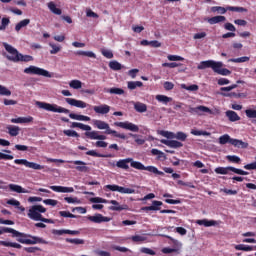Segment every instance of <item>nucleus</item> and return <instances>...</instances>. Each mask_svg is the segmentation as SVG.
<instances>
[{
	"label": "nucleus",
	"mask_w": 256,
	"mask_h": 256,
	"mask_svg": "<svg viewBox=\"0 0 256 256\" xmlns=\"http://www.w3.org/2000/svg\"><path fill=\"white\" fill-rule=\"evenodd\" d=\"M196 223L197 225H203L204 227H215V225H217V221L207 219L197 220Z\"/></svg>",
	"instance_id": "30"
},
{
	"label": "nucleus",
	"mask_w": 256,
	"mask_h": 256,
	"mask_svg": "<svg viewBox=\"0 0 256 256\" xmlns=\"http://www.w3.org/2000/svg\"><path fill=\"white\" fill-rule=\"evenodd\" d=\"M134 109L135 111H137L138 113H145L147 111V105L143 104L141 102H136L134 104Z\"/></svg>",
	"instance_id": "41"
},
{
	"label": "nucleus",
	"mask_w": 256,
	"mask_h": 256,
	"mask_svg": "<svg viewBox=\"0 0 256 256\" xmlns=\"http://www.w3.org/2000/svg\"><path fill=\"white\" fill-rule=\"evenodd\" d=\"M11 123H16V124H26V123H33V117L28 116V117H17V118H12L10 120Z\"/></svg>",
	"instance_id": "22"
},
{
	"label": "nucleus",
	"mask_w": 256,
	"mask_h": 256,
	"mask_svg": "<svg viewBox=\"0 0 256 256\" xmlns=\"http://www.w3.org/2000/svg\"><path fill=\"white\" fill-rule=\"evenodd\" d=\"M75 54L79 55L80 57H90L91 59H97V55H95L92 51L79 50Z\"/></svg>",
	"instance_id": "33"
},
{
	"label": "nucleus",
	"mask_w": 256,
	"mask_h": 256,
	"mask_svg": "<svg viewBox=\"0 0 256 256\" xmlns=\"http://www.w3.org/2000/svg\"><path fill=\"white\" fill-rule=\"evenodd\" d=\"M174 139H177L178 141H187V134L184 132L174 133Z\"/></svg>",
	"instance_id": "58"
},
{
	"label": "nucleus",
	"mask_w": 256,
	"mask_h": 256,
	"mask_svg": "<svg viewBox=\"0 0 256 256\" xmlns=\"http://www.w3.org/2000/svg\"><path fill=\"white\" fill-rule=\"evenodd\" d=\"M19 61H23L24 63H29L33 61V56L31 55H23L21 53L18 54V63Z\"/></svg>",
	"instance_id": "48"
},
{
	"label": "nucleus",
	"mask_w": 256,
	"mask_h": 256,
	"mask_svg": "<svg viewBox=\"0 0 256 256\" xmlns=\"http://www.w3.org/2000/svg\"><path fill=\"white\" fill-rule=\"evenodd\" d=\"M2 231L3 233H12L14 237H24L18 239V242L22 243L23 245H37V243H42V245H49V242L43 238L31 236L29 234H23L13 228H4Z\"/></svg>",
	"instance_id": "2"
},
{
	"label": "nucleus",
	"mask_w": 256,
	"mask_h": 256,
	"mask_svg": "<svg viewBox=\"0 0 256 256\" xmlns=\"http://www.w3.org/2000/svg\"><path fill=\"white\" fill-rule=\"evenodd\" d=\"M129 136L135 139V143H137V145H143L145 143V139L137 134L130 133Z\"/></svg>",
	"instance_id": "53"
},
{
	"label": "nucleus",
	"mask_w": 256,
	"mask_h": 256,
	"mask_svg": "<svg viewBox=\"0 0 256 256\" xmlns=\"http://www.w3.org/2000/svg\"><path fill=\"white\" fill-rule=\"evenodd\" d=\"M64 201H66V203H73L76 205L81 204V200H79L77 197H65Z\"/></svg>",
	"instance_id": "59"
},
{
	"label": "nucleus",
	"mask_w": 256,
	"mask_h": 256,
	"mask_svg": "<svg viewBox=\"0 0 256 256\" xmlns=\"http://www.w3.org/2000/svg\"><path fill=\"white\" fill-rule=\"evenodd\" d=\"M168 61H185V58L178 56V55H168Z\"/></svg>",
	"instance_id": "63"
},
{
	"label": "nucleus",
	"mask_w": 256,
	"mask_h": 256,
	"mask_svg": "<svg viewBox=\"0 0 256 256\" xmlns=\"http://www.w3.org/2000/svg\"><path fill=\"white\" fill-rule=\"evenodd\" d=\"M249 57L248 56H243L240 58H231L228 60V63H247V61H249Z\"/></svg>",
	"instance_id": "46"
},
{
	"label": "nucleus",
	"mask_w": 256,
	"mask_h": 256,
	"mask_svg": "<svg viewBox=\"0 0 256 256\" xmlns=\"http://www.w3.org/2000/svg\"><path fill=\"white\" fill-rule=\"evenodd\" d=\"M47 209L42 205H34L28 210V217L32 221H42V223H53V220L44 218L41 213H45Z\"/></svg>",
	"instance_id": "3"
},
{
	"label": "nucleus",
	"mask_w": 256,
	"mask_h": 256,
	"mask_svg": "<svg viewBox=\"0 0 256 256\" xmlns=\"http://www.w3.org/2000/svg\"><path fill=\"white\" fill-rule=\"evenodd\" d=\"M6 129L11 137H17V135H19V131H21V128L15 125H8L6 126Z\"/></svg>",
	"instance_id": "27"
},
{
	"label": "nucleus",
	"mask_w": 256,
	"mask_h": 256,
	"mask_svg": "<svg viewBox=\"0 0 256 256\" xmlns=\"http://www.w3.org/2000/svg\"><path fill=\"white\" fill-rule=\"evenodd\" d=\"M47 7L51 11V13H54V15H61L62 13L61 9L57 8L55 2H49L47 4Z\"/></svg>",
	"instance_id": "34"
},
{
	"label": "nucleus",
	"mask_w": 256,
	"mask_h": 256,
	"mask_svg": "<svg viewBox=\"0 0 256 256\" xmlns=\"http://www.w3.org/2000/svg\"><path fill=\"white\" fill-rule=\"evenodd\" d=\"M225 115L228 120L231 121V123H235V121H241V117L235 111L228 110L225 112Z\"/></svg>",
	"instance_id": "24"
},
{
	"label": "nucleus",
	"mask_w": 256,
	"mask_h": 256,
	"mask_svg": "<svg viewBox=\"0 0 256 256\" xmlns=\"http://www.w3.org/2000/svg\"><path fill=\"white\" fill-rule=\"evenodd\" d=\"M7 205H12L13 207H16V209H19L22 213L25 212V207L21 206V202L18 200H15L14 198L7 201Z\"/></svg>",
	"instance_id": "32"
},
{
	"label": "nucleus",
	"mask_w": 256,
	"mask_h": 256,
	"mask_svg": "<svg viewBox=\"0 0 256 256\" xmlns=\"http://www.w3.org/2000/svg\"><path fill=\"white\" fill-rule=\"evenodd\" d=\"M52 191L55 193H73L75 189L73 187H65V186H50Z\"/></svg>",
	"instance_id": "21"
},
{
	"label": "nucleus",
	"mask_w": 256,
	"mask_h": 256,
	"mask_svg": "<svg viewBox=\"0 0 256 256\" xmlns=\"http://www.w3.org/2000/svg\"><path fill=\"white\" fill-rule=\"evenodd\" d=\"M159 135H162V137H165L166 139H175V133L173 132L161 130Z\"/></svg>",
	"instance_id": "56"
},
{
	"label": "nucleus",
	"mask_w": 256,
	"mask_h": 256,
	"mask_svg": "<svg viewBox=\"0 0 256 256\" xmlns=\"http://www.w3.org/2000/svg\"><path fill=\"white\" fill-rule=\"evenodd\" d=\"M88 221H91V223H109L111 221V218L107 216H103L102 214L96 213L93 216H87Z\"/></svg>",
	"instance_id": "12"
},
{
	"label": "nucleus",
	"mask_w": 256,
	"mask_h": 256,
	"mask_svg": "<svg viewBox=\"0 0 256 256\" xmlns=\"http://www.w3.org/2000/svg\"><path fill=\"white\" fill-rule=\"evenodd\" d=\"M69 117L70 119H74L75 121H91V117L85 115L70 113Z\"/></svg>",
	"instance_id": "31"
},
{
	"label": "nucleus",
	"mask_w": 256,
	"mask_h": 256,
	"mask_svg": "<svg viewBox=\"0 0 256 256\" xmlns=\"http://www.w3.org/2000/svg\"><path fill=\"white\" fill-rule=\"evenodd\" d=\"M86 155H89L90 157H113V155L111 154H108V155H105V154H99L97 153V151L95 150H89L86 152Z\"/></svg>",
	"instance_id": "49"
},
{
	"label": "nucleus",
	"mask_w": 256,
	"mask_h": 256,
	"mask_svg": "<svg viewBox=\"0 0 256 256\" xmlns=\"http://www.w3.org/2000/svg\"><path fill=\"white\" fill-rule=\"evenodd\" d=\"M0 95L2 97H11V90L3 85H0Z\"/></svg>",
	"instance_id": "51"
},
{
	"label": "nucleus",
	"mask_w": 256,
	"mask_h": 256,
	"mask_svg": "<svg viewBox=\"0 0 256 256\" xmlns=\"http://www.w3.org/2000/svg\"><path fill=\"white\" fill-rule=\"evenodd\" d=\"M232 139L233 138H231V136H229L228 134H224L219 137V143H220V145H226V143L231 144Z\"/></svg>",
	"instance_id": "47"
},
{
	"label": "nucleus",
	"mask_w": 256,
	"mask_h": 256,
	"mask_svg": "<svg viewBox=\"0 0 256 256\" xmlns=\"http://www.w3.org/2000/svg\"><path fill=\"white\" fill-rule=\"evenodd\" d=\"M93 110L98 115H107V113H109V111H111V106H109L107 104H102V105H99V106H94Z\"/></svg>",
	"instance_id": "19"
},
{
	"label": "nucleus",
	"mask_w": 256,
	"mask_h": 256,
	"mask_svg": "<svg viewBox=\"0 0 256 256\" xmlns=\"http://www.w3.org/2000/svg\"><path fill=\"white\" fill-rule=\"evenodd\" d=\"M215 173L217 175H229V173H236V175H249V172L241 170L239 168H235L233 166H228V167H217L215 168Z\"/></svg>",
	"instance_id": "8"
},
{
	"label": "nucleus",
	"mask_w": 256,
	"mask_h": 256,
	"mask_svg": "<svg viewBox=\"0 0 256 256\" xmlns=\"http://www.w3.org/2000/svg\"><path fill=\"white\" fill-rule=\"evenodd\" d=\"M67 163H73V165H76L75 169L80 173H88L89 171V167H87V163H85L84 161L75 160V161H67Z\"/></svg>",
	"instance_id": "16"
},
{
	"label": "nucleus",
	"mask_w": 256,
	"mask_h": 256,
	"mask_svg": "<svg viewBox=\"0 0 256 256\" xmlns=\"http://www.w3.org/2000/svg\"><path fill=\"white\" fill-rule=\"evenodd\" d=\"M37 107L39 109H44L45 111H51L52 113H65L66 115L69 114V109L61 107L57 104H49L46 102H36Z\"/></svg>",
	"instance_id": "5"
},
{
	"label": "nucleus",
	"mask_w": 256,
	"mask_h": 256,
	"mask_svg": "<svg viewBox=\"0 0 256 256\" xmlns=\"http://www.w3.org/2000/svg\"><path fill=\"white\" fill-rule=\"evenodd\" d=\"M85 135L88 137V139L97 141H105V139H107V136L100 135V133L97 131L85 132Z\"/></svg>",
	"instance_id": "20"
},
{
	"label": "nucleus",
	"mask_w": 256,
	"mask_h": 256,
	"mask_svg": "<svg viewBox=\"0 0 256 256\" xmlns=\"http://www.w3.org/2000/svg\"><path fill=\"white\" fill-rule=\"evenodd\" d=\"M63 133L67 137H79V133H77L75 130H64Z\"/></svg>",
	"instance_id": "61"
},
{
	"label": "nucleus",
	"mask_w": 256,
	"mask_h": 256,
	"mask_svg": "<svg viewBox=\"0 0 256 256\" xmlns=\"http://www.w3.org/2000/svg\"><path fill=\"white\" fill-rule=\"evenodd\" d=\"M29 23H31L30 19H24V20L20 21L19 23L16 24L15 31L17 33H19V31L21 29H24V27H27V25H29Z\"/></svg>",
	"instance_id": "37"
},
{
	"label": "nucleus",
	"mask_w": 256,
	"mask_h": 256,
	"mask_svg": "<svg viewBox=\"0 0 256 256\" xmlns=\"http://www.w3.org/2000/svg\"><path fill=\"white\" fill-rule=\"evenodd\" d=\"M49 47H51L50 55H57V53H60L61 51V45L55 44L53 42H49Z\"/></svg>",
	"instance_id": "35"
},
{
	"label": "nucleus",
	"mask_w": 256,
	"mask_h": 256,
	"mask_svg": "<svg viewBox=\"0 0 256 256\" xmlns=\"http://www.w3.org/2000/svg\"><path fill=\"white\" fill-rule=\"evenodd\" d=\"M211 11L213 13H220V15H225L227 13V8L225 9V8H223L221 6H213L211 8Z\"/></svg>",
	"instance_id": "52"
},
{
	"label": "nucleus",
	"mask_w": 256,
	"mask_h": 256,
	"mask_svg": "<svg viewBox=\"0 0 256 256\" xmlns=\"http://www.w3.org/2000/svg\"><path fill=\"white\" fill-rule=\"evenodd\" d=\"M129 163L130 166L133 167V169H137L138 171H149V173H154V175H165L162 171H159L157 167L155 166H145L143 163L139 161L133 160V158H126V159H120L116 162V167L118 169H129Z\"/></svg>",
	"instance_id": "1"
},
{
	"label": "nucleus",
	"mask_w": 256,
	"mask_h": 256,
	"mask_svg": "<svg viewBox=\"0 0 256 256\" xmlns=\"http://www.w3.org/2000/svg\"><path fill=\"white\" fill-rule=\"evenodd\" d=\"M2 45L8 53L4 54L6 59H8V61H12L13 63H19V51L7 42L2 43Z\"/></svg>",
	"instance_id": "6"
},
{
	"label": "nucleus",
	"mask_w": 256,
	"mask_h": 256,
	"mask_svg": "<svg viewBox=\"0 0 256 256\" xmlns=\"http://www.w3.org/2000/svg\"><path fill=\"white\" fill-rule=\"evenodd\" d=\"M65 101L68 103V105H71L72 107H78V109H85L89 106V104L83 102V100H77L75 98H66Z\"/></svg>",
	"instance_id": "13"
},
{
	"label": "nucleus",
	"mask_w": 256,
	"mask_h": 256,
	"mask_svg": "<svg viewBox=\"0 0 256 256\" xmlns=\"http://www.w3.org/2000/svg\"><path fill=\"white\" fill-rule=\"evenodd\" d=\"M227 20L225 16H214L212 18L206 19L210 25H216V23H223Z\"/></svg>",
	"instance_id": "29"
},
{
	"label": "nucleus",
	"mask_w": 256,
	"mask_h": 256,
	"mask_svg": "<svg viewBox=\"0 0 256 256\" xmlns=\"http://www.w3.org/2000/svg\"><path fill=\"white\" fill-rule=\"evenodd\" d=\"M180 87H181V89H185L186 91H199V86L197 84H192L190 86L181 84Z\"/></svg>",
	"instance_id": "54"
},
{
	"label": "nucleus",
	"mask_w": 256,
	"mask_h": 256,
	"mask_svg": "<svg viewBox=\"0 0 256 256\" xmlns=\"http://www.w3.org/2000/svg\"><path fill=\"white\" fill-rule=\"evenodd\" d=\"M91 203H109L106 199H103L101 197H94L90 199Z\"/></svg>",
	"instance_id": "64"
},
{
	"label": "nucleus",
	"mask_w": 256,
	"mask_h": 256,
	"mask_svg": "<svg viewBox=\"0 0 256 256\" xmlns=\"http://www.w3.org/2000/svg\"><path fill=\"white\" fill-rule=\"evenodd\" d=\"M234 248L236 249V251H246V252L253 251V246L245 245V244L235 245Z\"/></svg>",
	"instance_id": "44"
},
{
	"label": "nucleus",
	"mask_w": 256,
	"mask_h": 256,
	"mask_svg": "<svg viewBox=\"0 0 256 256\" xmlns=\"http://www.w3.org/2000/svg\"><path fill=\"white\" fill-rule=\"evenodd\" d=\"M226 159L230 163H236V164L241 163V158L239 156H236V155H228V156H226Z\"/></svg>",
	"instance_id": "55"
},
{
	"label": "nucleus",
	"mask_w": 256,
	"mask_h": 256,
	"mask_svg": "<svg viewBox=\"0 0 256 256\" xmlns=\"http://www.w3.org/2000/svg\"><path fill=\"white\" fill-rule=\"evenodd\" d=\"M163 202L154 200L151 206H146L142 208V211H159Z\"/></svg>",
	"instance_id": "25"
},
{
	"label": "nucleus",
	"mask_w": 256,
	"mask_h": 256,
	"mask_svg": "<svg viewBox=\"0 0 256 256\" xmlns=\"http://www.w3.org/2000/svg\"><path fill=\"white\" fill-rule=\"evenodd\" d=\"M69 87L71 89H81L83 87V82H81L80 80H71L69 82Z\"/></svg>",
	"instance_id": "45"
},
{
	"label": "nucleus",
	"mask_w": 256,
	"mask_h": 256,
	"mask_svg": "<svg viewBox=\"0 0 256 256\" xmlns=\"http://www.w3.org/2000/svg\"><path fill=\"white\" fill-rule=\"evenodd\" d=\"M101 53L106 59H113V52L111 50L102 49Z\"/></svg>",
	"instance_id": "62"
},
{
	"label": "nucleus",
	"mask_w": 256,
	"mask_h": 256,
	"mask_svg": "<svg viewBox=\"0 0 256 256\" xmlns=\"http://www.w3.org/2000/svg\"><path fill=\"white\" fill-rule=\"evenodd\" d=\"M190 113H196V115H203V113H208V115H215V112H213V110L209 109L207 106L190 108Z\"/></svg>",
	"instance_id": "15"
},
{
	"label": "nucleus",
	"mask_w": 256,
	"mask_h": 256,
	"mask_svg": "<svg viewBox=\"0 0 256 256\" xmlns=\"http://www.w3.org/2000/svg\"><path fill=\"white\" fill-rule=\"evenodd\" d=\"M114 125L116 127H120L121 129H126L127 131H132V133H139V126L133 124L129 121L125 122H115Z\"/></svg>",
	"instance_id": "11"
},
{
	"label": "nucleus",
	"mask_w": 256,
	"mask_h": 256,
	"mask_svg": "<svg viewBox=\"0 0 256 256\" xmlns=\"http://www.w3.org/2000/svg\"><path fill=\"white\" fill-rule=\"evenodd\" d=\"M245 115L248 117V119H256V106H252V108L246 109Z\"/></svg>",
	"instance_id": "39"
},
{
	"label": "nucleus",
	"mask_w": 256,
	"mask_h": 256,
	"mask_svg": "<svg viewBox=\"0 0 256 256\" xmlns=\"http://www.w3.org/2000/svg\"><path fill=\"white\" fill-rule=\"evenodd\" d=\"M191 135H195L197 137L203 135L204 137H209V135H211V133L207 132V131H202V130H191Z\"/></svg>",
	"instance_id": "57"
},
{
	"label": "nucleus",
	"mask_w": 256,
	"mask_h": 256,
	"mask_svg": "<svg viewBox=\"0 0 256 256\" xmlns=\"http://www.w3.org/2000/svg\"><path fill=\"white\" fill-rule=\"evenodd\" d=\"M14 163L16 165H24V167H27L28 169H34L35 171H41L42 169H45V166L35 162H29L27 159H16L14 160Z\"/></svg>",
	"instance_id": "10"
},
{
	"label": "nucleus",
	"mask_w": 256,
	"mask_h": 256,
	"mask_svg": "<svg viewBox=\"0 0 256 256\" xmlns=\"http://www.w3.org/2000/svg\"><path fill=\"white\" fill-rule=\"evenodd\" d=\"M216 67H217V61L206 60V61L200 62L199 65L197 66V69L199 70L212 69L213 71H215Z\"/></svg>",
	"instance_id": "14"
},
{
	"label": "nucleus",
	"mask_w": 256,
	"mask_h": 256,
	"mask_svg": "<svg viewBox=\"0 0 256 256\" xmlns=\"http://www.w3.org/2000/svg\"><path fill=\"white\" fill-rule=\"evenodd\" d=\"M8 187L10 191H13L14 193H25V194L31 193L30 190H27L17 184H9Z\"/></svg>",
	"instance_id": "23"
},
{
	"label": "nucleus",
	"mask_w": 256,
	"mask_h": 256,
	"mask_svg": "<svg viewBox=\"0 0 256 256\" xmlns=\"http://www.w3.org/2000/svg\"><path fill=\"white\" fill-rule=\"evenodd\" d=\"M214 73L227 77L231 74V71L227 68H223V62H217L216 68L214 69Z\"/></svg>",
	"instance_id": "18"
},
{
	"label": "nucleus",
	"mask_w": 256,
	"mask_h": 256,
	"mask_svg": "<svg viewBox=\"0 0 256 256\" xmlns=\"http://www.w3.org/2000/svg\"><path fill=\"white\" fill-rule=\"evenodd\" d=\"M110 203H111V205H114V206L110 207L111 211H123V210L127 209V206L119 205V202H117L116 200H111Z\"/></svg>",
	"instance_id": "36"
},
{
	"label": "nucleus",
	"mask_w": 256,
	"mask_h": 256,
	"mask_svg": "<svg viewBox=\"0 0 256 256\" xmlns=\"http://www.w3.org/2000/svg\"><path fill=\"white\" fill-rule=\"evenodd\" d=\"M160 143L167 145V147H170L171 149H180V147H183V143L177 140L162 139L160 140Z\"/></svg>",
	"instance_id": "17"
},
{
	"label": "nucleus",
	"mask_w": 256,
	"mask_h": 256,
	"mask_svg": "<svg viewBox=\"0 0 256 256\" xmlns=\"http://www.w3.org/2000/svg\"><path fill=\"white\" fill-rule=\"evenodd\" d=\"M227 11H235L237 13H247V8L244 7H235V6H228L226 8Z\"/></svg>",
	"instance_id": "50"
},
{
	"label": "nucleus",
	"mask_w": 256,
	"mask_h": 256,
	"mask_svg": "<svg viewBox=\"0 0 256 256\" xmlns=\"http://www.w3.org/2000/svg\"><path fill=\"white\" fill-rule=\"evenodd\" d=\"M109 67L110 69H112V71H121V69H123L125 66L121 65V63L114 60L109 63Z\"/></svg>",
	"instance_id": "42"
},
{
	"label": "nucleus",
	"mask_w": 256,
	"mask_h": 256,
	"mask_svg": "<svg viewBox=\"0 0 256 256\" xmlns=\"http://www.w3.org/2000/svg\"><path fill=\"white\" fill-rule=\"evenodd\" d=\"M105 93H110V95H125V90L117 87L105 88Z\"/></svg>",
	"instance_id": "28"
},
{
	"label": "nucleus",
	"mask_w": 256,
	"mask_h": 256,
	"mask_svg": "<svg viewBox=\"0 0 256 256\" xmlns=\"http://www.w3.org/2000/svg\"><path fill=\"white\" fill-rule=\"evenodd\" d=\"M105 189H108V191H116L117 193H121L122 195H133L135 194V189L133 188H125L123 186H119V185H111L108 184L105 186Z\"/></svg>",
	"instance_id": "9"
},
{
	"label": "nucleus",
	"mask_w": 256,
	"mask_h": 256,
	"mask_svg": "<svg viewBox=\"0 0 256 256\" xmlns=\"http://www.w3.org/2000/svg\"><path fill=\"white\" fill-rule=\"evenodd\" d=\"M24 73L26 75H39L41 77H48L49 79H51V77H53V73H51L43 68L33 66V65L25 68Z\"/></svg>",
	"instance_id": "7"
},
{
	"label": "nucleus",
	"mask_w": 256,
	"mask_h": 256,
	"mask_svg": "<svg viewBox=\"0 0 256 256\" xmlns=\"http://www.w3.org/2000/svg\"><path fill=\"white\" fill-rule=\"evenodd\" d=\"M143 85V82L141 81H129L127 82V88L130 91H133L135 89H137V87H141Z\"/></svg>",
	"instance_id": "40"
},
{
	"label": "nucleus",
	"mask_w": 256,
	"mask_h": 256,
	"mask_svg": "<svg viewBox=\"0 0 256 256\" xmlns=\"http://www.w3.org/2000/svg\"><path fill=\"white\" fill-rule=\"evenodd\" d=\"M156 101H159V103H163L164 105H167V103H171V101H173V98L166 95H156Z\"/></svg>",
	"instance_id": "38"
},
{
	"label": "nucleus",
	"mask_w": 256,
	"mask_h": 256,
	"mask_svg": "<svg viewBox=\"0 0 256 256\" xmlns=\"http://www.w3.org/2000/svg\"><path fill=\"white\" fill-rule=\"evenodd\" d=\"M230 145H233L234 147H238V149H247L249 147V144L247 142H244L239 139H233L230 140Z\"/></svg>",
	"instance_id": "26"
},
{
	"label": "nucleus",
	"mask_w": 256,
	"mask_h": 256,
	"mask_svg": "<svg viewBox=\"0 0 256 256\" xmlns=\"http://www.w3.org/2000/svg\"><path fill=\"white\" fill-rule=\"evenodd\" d=\"M0 245H2L3 247H13L14 249H21V244L15 242L0 240Z\"/></svg>",
	"instance_id": "43"
},
{
	"label": "nucleus",
	"mask_w": 256,
	"mask_h": 256,
	"mask_svg": "<svg viewBox=\"0 0 256 256\" xmlns=\"http://www.w3.org/2000/svg\"><path fill=\"white\" fill-rule=\"evenodd\" d=\"M60 217H69L70 219H77V216L75 214H71L69 211H60L59 212Z\"/></svg>",
	"instance_id": "60"
},
{
	"label": "nucleus",
	"mask_w": 256,
	"mask_h": 256,
	"mask_svg": "<svg viewBox=\"0 0 256 256\" xmlns=\"http://www.w3.org/2000/svg\"><path fill=\"white\" fill-rule=\"evenodd\" d=\"M93 125L97 129L105 130L107 135H114V137H118L119 139H127L125 134H119L117 131L112 130L109 124L103 120H93Z\"/></svg>",
	"instance_id": "4"
}]
</instances>
